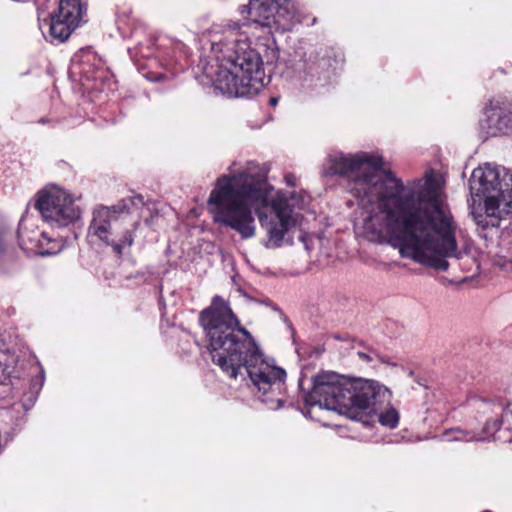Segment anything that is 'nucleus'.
<instances>
[{
	"label": "nucleus",
	"instance_id": "obj_2",
	"mask_svg": "<svg viewBox=\"0 0 512 512\" xmlns=\"http://www.w3.org/2000/svg\"><path fill=\"white\" fill-rule=\"evenodd\" d=\"M230 168V175L217 179L208 204L214 221L236 231L242 239H250L256 234L253 215L266 230L265 247L279 248L286 235L299 221L294 208L303 209L308 203L306 193L293 192L288 197L282 191L274 192L266 180V172L254 161L246 163L241 170Z\"/></svg>",
	"mask_w": 512,
	"mask_h": 512
},
{
	"label": "nucleus",
	"instance_id": "obj_1",
	"mask_svg": "<svg viewBox=\"0 0 512 512\" xmlns=\"http://www.w3.org/2000/svg\"><path fill=\"white\" fill-rule=\"evenodd\" d=\"M323 174L345 180L362 209L355 230L368 241L388 243L402 257L440 271L448 270L449 258L466 255L458 245V223L432 172L404 184L383 169L380 155L357 152L330 155Z\"/></svg>",
	"mask_w": 512,
	"mask_h": 512
},
{
	"label": "nucleus",
	"instance_id": "obj_15",
	"mask_svg": "<svg viewBox=\"0 0 512 512\" xmlns=\"http://www.w3.org/2000/svg\"><path fill=\"white\" fill-rule=\"evenodd\" d=\"M477 408L483 414H494L495 416H499L503 421L508 415H512V401L479 400L477 402Z\"/></svg>",
	"mask_w": 512,
	"mask_h": 512
},
{
	"label": "nucleus",
	"instance_id": "obj_17",
	"mask_svg": "<svg viewBox=\"0 0 512 512\" xmlns=\"http://www.w3.org/2000/svg\"><path fill=\"white\" fill-rule=\"evenodd\" d=\"M378 420L383 426L395 428L399 422V413L395 408L390 407L378 413Z\"/></svg>",
	"mask_w": 512,
	"mask_h": 512
},
{
	"label": "nucleus",
	"instance_id": "obj_13",
	"mask_svg": "<svg viewBox=\"0 0 512 512\" xmlns=\"http://www.w3.org/2000/svg\"><path fill=\"white\" fill-rule=\"evenodd\" d=\"M85 11L81 0H60L57 15L76 28L82 21Z\"/></svg>",
	"mask_w": 512,
	"mask_h": 512
},
{
	"label": "nucleus",
	"instance_id": "obj_22",
	"mask_svg": "<svg viewBox=\"0 0 512 512\" xmlns=\"http://www.w3.org/2000/svg\"><path fill=\"white\" fill-rule=\"evenodd\" d=\"M35 400H36V395L33 394L32 396L29 397V405H27L26 403H23L22 407L25 410H28L33 405Z\"/></svg>",
	"mask_w": 512,
	"mask_h": 512
},
{
	"label": "nucleus",
	"instance_id": "obj_10",
	"mask_svg": "<svg viewBox=\"0 0 512 512\" xmlns=\"http://www.w3.org/2000/svg\"><path fill=\"white\" fill-rule=\"evenodd\" d=\"M480 127L487 136L506 134L512 130V112L504 102L492 100L480 120Z\"/></svg>",
	"mask_w": 512,
	"mask_h": 512
},
{
	"label": "nucleus",
	"instance_id": "obj_24",
	"mask_svg": "<svg viewBox=\"0 0 512 512\" xmlns=\"http://www.w3.org/2000/svg\"><path fill=\"white\" fill-rule=\"evenodd\" d=\"M40 123H46V120L44 118L40 119Z\"/></svg>",
	"mask_w": 512,
	"mask_h": 512
},
{
	"label": "nucleus",
	"instance_id": "obj_5",
	"mask_svg": "<svg viewBox=\"0 0 512 512\" xmlns=\"http://www.w3.org/2000/svg\"><path fill=\"white\" fill-rule=\"evenodd\" d=\"M390 396V391L377 381L349 379L326 371L314 377L304 401L309 407L319 406L357 418L361 412L378 413L377 406L389 402Z\"/></svg>",
	"mask_w": 512,
	"mask_h": 512
},
{
	"label": "nucleus",
	"instance_id": "obj_9",
	"mask_svg": "<svg viewBox=\"0 0 512 512\" xmlns=\"http://www.w3.org/2000/svg\"><path fill=\"white\" fill-rule=\"evenodd\" d=\"M35 207L52 227H66L80 218L81 211L72 196L62 188L51 187L39 194Z\"/></svg>",
	"mask_w": 512,
	"mask_h": 512
},
{
	"label": "nucleus",
	"instance_id": "obj_18",
	"mask_svg": "<svg viewBox=\"0 0 512 512\" xmlns=\"http://www.w3.org/2000/svg\"><path fill=\"white\" fill-rule=\"evenodd\" d=\"M52 242V238L48 237L44 232L39 237V251H35V255L49 256L54 255L56 248H46Z\"/></svg>",
	"mask_w": 512,
	"mask_h": 512
},
{
	"label": "nucleus",
	"instance_id": "obj_21",
	"mask_svg": "<svg viewBox=\"0 0 512 512\" xmlns=\"http://www.w3.org/2000/svg\"><path fill=\"white\" fill-rule=\"evenodd\" d=\"M46 248H56L57 250L55 251V254H57L62 250V244L59 241L52 239L51 244L48 245Z\"/></svg>",
	"mask_w": 512,
	"mask_h": 512
},
{
	"label": "nucleus",
	"instance_id": "obj_4",
	"mask_svg": "<svg viewBox=\"0 0 512 512\" xmlns=\"http://www.w3.org/2000/svg\"><path fill=\"white\" fill-rule=\"evenodd\" d=\"M241 27L231 22L211 34V52L219 63L215 86L229 97H252L269 82L261 55L266 47H253Z\"/></svg>",
	"mask_w": 512,
	"mask_h": 512
},
{
	"label": "nucleus",
	"instance_id": "obj_16",
	"mask_svg": "<svg viewBox=\"0 0 512 512\" xmlns=\"http://www.w3.org/2000/svg\"><path fill=\"white\" fill-rule=\"evenodd\" d=\"M14 357L6 350H0V383L12 374V365Z\"/></svg>",
	"mask_w": 512,
	"mask_h": 512
},
{
	"label": "nucleus",
	"instance_id": "obj_12",
	"mask_svg": "<svg viewBox=\"0 0 512 512\" xmlns=\"http://www.w3.org/2000/svg\"><path fill=\"white\" fill-rule=\"evenodd\" d=\"M42 232L29 227L28 219L21 220L18 228V242L20 248L27 254L39 251V237Z\"/></svg>",
	"mask_w": 512,
	"mask_h": 512
},
{
	"label": "nucleus",
	"instance_id": "obj_23",
	"mask_svg": "<svg viewBox=\"0 0 512 512\" xmlns=\"http://www.w3.org/2000/svg\"><path fill=\"white\" fill-rule=\"evenodd\" d=\"M277 103H278V98L272 97V98L270 99V104H271L272 106H275Z\"/></svg>",
	"mask_w": 512,
	"mask_h": 512
},
{
	"label": "nucleus",
	"instance_id": "obj_19",
	"mask_svg": "<svg viewBox=\"0 0 512 512\" xmlns=\"http://www.w3.org/2000/svg\"><path fill=\"white\" fill-rule=\"evenodd\" d=\"M357 355L360 360L366 363H370L375 360L381 363H388L382 355H380L377 351L373 349H368V351H359L357 352Z\"/></svg>",
	"mask_w": 512,
	"mask_h": 512
},
{
	"label": "nucleus",
	"instance_id": "obj_14",
	"mask_svg": "<svg viewBox=\"0 0 512 512\" xmlns=\"http://www.w3.org/2000/svg\"><path fill=\"white\" fill-rule=\"evenodd\" d=\"M503 420L496 416L494 419H488L483 427V433L487 435V437L476 436L474 433L456 430L453 431V436L449 438L450 441H485L488 440L491 436L497 432L502 424Z\"/></svg>",
	"mask_w": 512,
	"mask_h": 512
},
{
	"label": "nucleus",
	"instance_id": "obj_3",
	"mask_svg": "<svg viewBox=\"0 0 512 512\" xmlns=\"http://www.w3.org/2000/svg\"><path fill=\"white\" fill-rule=\"evenodd\" d=\"M199 322L207 341L212 362L229 378L250 381L255 397L269 409L284 402L286 372L269 363L252 335L243 327L229 304L220 296L201 311Z\"/></svg>",
	"mask_w": 512,
	"mask_h": 512
},
{
	"label": "nucleus",
	"instance_id": "obj_25",
	"mask_svg": "<svg viewBox=\"0 0 512 512\" xmlns=\"http://www.w3.org/2000/svg\"><path fill=\"white\" fill-rule=\"evenodd\" d=\"M300 239H301V241L305 242V237L304 236H301Z\"/></svg>",
	"mask_w": 512,
	"mask_h": 512
},
{
	"label": "nucleus",
	"instance_id": "obj_20",
	"mask_svg": "<svg viewBox=\"0 0 512 512\" xmlns=\"http://www.w3.org/2000/svg\"><path fill=\"white\" fill-rule=\"evenodd\" d=\"M285 182L289 186H295L296 185V177L293 174H286L285 175Z\"/></svg>",
	"mask_w": 512,
	"mask_h": 512
},
{
	"label": "nucleus",
	"instance_id": "obj_11",
	"mask_svg": "<svg viewBox=\"0 0 512 512\" xmlns=\"http://www.w3.org/2000/svg\"><path fill=\"white\" fill-rule=\"evenodd\" d=\"M39 27L45 39L51 43L64 42L75 29V27L70 25V23L64 19H60L57 14L53 15L50 21L44 20L43 22H40Z\"/></svg>",
	"mask_w": 512,
	"mask_h": 512
},
{
	"label": "nucleus",
	"instance_id": "obj_7",
	"mask_svg": "<svg viewBox=\"0 0 512 512\" xmlns=\"http://www.w3.org/2000/svg\"><path fill=\"white\" fill-rule=\"evenodd\" d=\"M143 204V197L136 195L124 198L113 206H99L95 208L88 228V237H95L106 246L112 247L116 255H122L126 248L132 246L134 232L139 221H134L130 227L122 231L117 230V222L124 215L130 213L132 207L139 209Z\"/></svg>",
	"mask_w": 512,
	"mask_h": 512
},
{
	"label": "nucleus",
	"instance_id": "obj_6",
	"mask_svg": "<svg viewBox=\"0 0 512 512\" xmlns=\"http://www.w3.org/2000/svg\"><path fill=\"white\" fill-rule=\"evenodd\" d=\"M471 194L484 202V212L471 211L483 231L500 227L512 203V173L485 164L473 170L469 180Z\"/></svg>",
	"mask_w": 512,
	"mask_h": 512
},
{
	"label": "nucleus",
	"instance_id": "obj_8",
	"mask_svg": "<svg viewBox=\"0 0 512 512\" xmlns=\"http://www.w3.org/2000/svg\"><path fill=\"white\" fill-rule=\"evenodd\" d=\"M239 13L263 27L289 31L300 22L297 8L292 0H250L239 7Z\"/></svg>",
	"mask_w": 512,
	"mask_h": 512
}]
</instances>
